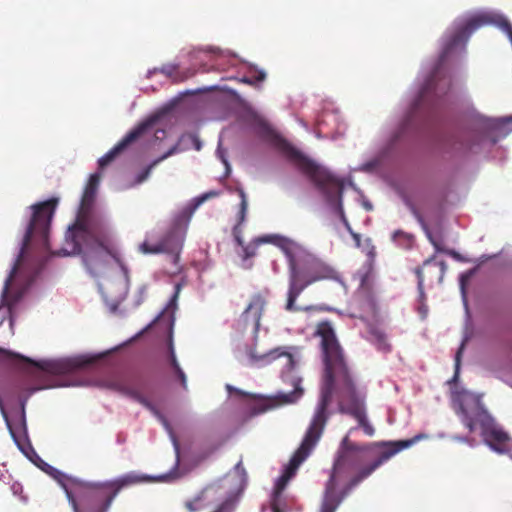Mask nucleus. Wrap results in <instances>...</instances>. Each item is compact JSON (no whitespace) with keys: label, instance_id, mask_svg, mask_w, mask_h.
<instances>
[{"label":"nucleus","instance_id":"412c9836","mask_svg":"<svg viewBox=\"0 0 512 512\" xmlns=\"http://www.w3.org/2000/svg\"><path fill=\"white\" fill-rule=\"evenodd\" d=\"M176 151H177V147L174 146L171 149H169L166 153H164L162 156L155 159L142 172H140L138 174V176L136 177V183L140 184V183L144 182L150 176L151 171L154 167H156L163 160L167 159L169 156L173 155Z\"/></svg>","mask_w":512,"mask_h":512},{"label":"nucleus","instance_id":"c9c22d12","mask_svg":"<svg viewBox=\"0 0 512 512\" xmlns=\"http://www.w3.org/2000/svg\"><path fill=\"white\" fill-rule=\"evenodd\" d=\"M7 425H8V428H9V431H10L12 437L15 438L16 437L15 436V432H14L12 426L10 425V423L8 421H7Z\"/></svg>","mask_w":512,"mask_h":512},{"label":"nucleus","instance_id":"f3484780","mask_svg":"<svg viewBox=\"0 0 512 512\" xmlns=\"http://www.w3.org/2000/svg\"><path fill=\"white\" fill-rule=\"evenodd\" d=\"M250 358L253 363L261 362L263 364H269L281 359L283 361V372H290L295 367V360L293 355L284 347H278L262 355H257L254 352H251Z\"/></svg>","mask_w":512,"mask_h":512},{"label":"nucleus","instance_id":"423d86ee","mask_svg":"<svg viewBox=\"0 0 512 512\" xmlns=\"http://www.w3.org/2000/svg\"><path fill=\"white\" fill-rule=\"evenodd\" d=\"M57 204L58 199L51 198L46 201L33 204L29 207L30 216L27 223L26 232L23 238L21 251L10 271L9 276L5 281L2 291V300L8 306H11L12 304L9 300V291L11 284L19 269L23 255L28 249L30 243L32 241H35L41 248L49 249V231Z\"/></svg>","mask_w":512,"mask_h":512},{"label":"nucleus","instance_id":"a211bd4d","mask_svg":"<svg viewBox=\"0 0 512 512\" xmlns=\"http://www.w3.org/2000/svg\"><path fill=\"white\" fill-rule=\"evenodd\" d=\"M217 489L208 486L200 491L193 499L186 501L184 506L189 512H202L212 505Z\"/></svg>","mask_w":512,"mask_h":512},{"label":"nucleus","instance_id":"aec40b11","mask_svg":"<svg viewBox=\"0 0 512 512\" xmlns=\"http://www.w3.org/2000/svg\"><path fill=\"white\" fill-rule=\"evenodd\" d=\"M168 351H169L170 365L174 369V372L177 375L182 387L184 389H187V378H186L184 371L182 370V368L180 367V365L177 361L175 350H174V345H173V340H172L171 336H170L169 343H168Z\"/></svg>","mask_w":512,"mask_h":512},{"label":"nucleus","instance_id":"a878e982","mask_svg":"<svg viewBox=\"0 0 512 512\" xmlns=\"http://www.w3.org/2000/svg\"><path fill=\"white\" fill-rule=\"evenodd\" d=\"M219 195V192L217 191H209L204 193L203 195L196 197L190 207L191 213H193L201 204H203L206 200L210 198L217 197Z\"/></svg>","mask_w":512,"mask_h":512},{"label":"nucleus","instance_id":"cd10ccee","mask_svg":"<svg viewBox=\"0 0 512 512\" xmlns=\"http://www.w3.org/2000/svg\"><path fill=\"white\" fill-rule=\"evenodd\" d=\"M463 349H464V343L461 344V346L459 347V349L455 355V374L452 379L453 381H456L458 379L459 369H460V361H461V355H462Z\"/></svg>","mask_w":512,"mask_h":512},{"label":"nucleus","instance_id":"393cba45","mask_svg":"<svg viewBox=\"0 0 512 512\" xmlns=\"http://www.w3.org/2000/svg\"><path fill=\"white\" fill-rule=\"evenodd\" d=\"M266 78V73L263 70H256L250 76L242 77L239 81L251 86H255L259 82H263Z\"/></svg>","mask_w":512,"mask_h":512},{"label":"nucleus","instance_id":"c85d7f7f","mask_svg":"<svg viewBox=\"0 0 512 512\" xmlns=\"http://www.w3.org/2000/svg\"><path fill=\"white\" fill-rule=\"evenodd\" d=\"M400 239H403L407 244L412 242V236L410 234L401 230H397L393 233V240L399 241Z\"/></svg>","mask_w":512,"mask_h":512},{"label":"nucleus","instance_id":"4c0bfd02","mask_svg":"<svg viewBox=\"0 0 512 512\" xmlns=\"http://www.w3.org/2000/svg\"><path fill=\"white\" fill-rule=\"evenodd\" d=\"M272 511L273 512H283L277 505L272 506Z\"/></svg>","mask_w":512,"mask_h":512},{"label":"nucleus","instance_id":"0eeeda50","mask_svg":"<svg viewBox=\"0 0 512 512\" xmlns=\"http://www.w3.org/2000/svg\"><path fill=\"white\" fill-rule=\"evenodd\" d=\"M457 414L469 432H474L476 427L479 426L484 442L494 451L498 453L509 451L512 445L511 438L505 431L496 427L493 418L479 399L463 398L460 401Z\"/></svg>","mask_w":512,"mask_h":512},{"label":"nucleus","instance_id":"1a4fd4ad","mask_svg":"<svg viewBox=\"0 0 512 512\" xmlns=\"http://www.w3.org/2000/svg\"><path fill=\"white\" fill-rule=\"evenodd\" d=\"M490 22L491 19L486 14H478L468 18L463 24L459 25L446 40L440 56L441 59H445L457 47L465 46L473 32Z\"/></svg>","mask_w":512,"mask_h":512},{"label":"nucleus","instance_id":"e433bc0d","mask_svg":"<svg viewBox=\"0 0 512 512\" xmlns=\"http://www.w3.org/2000/svg\"><path fill=\"white\" fill-rule=\"evenodd\" d=\"M342 219H343V222H344L345 226L347 227V229L350 230L351 229L350 225H349L348 221L346 220V218H345L343 213H342Z\"/></svg>","mask_w":512,"mask_h":512},{"label":"nucleus","instance_id":"5701e85b","mask_svg":"<svg viewBox=\"0 0 512 512\" xmlns=\"http://www.w3.org/2000/svg\"><path fill=\"white\" fill-rule=\"evenodd\" d=\"M411 210H412L413 215L417 219V221L421 224L422 228L426 232V235H427L428 239L430 240L432 245L435 247L436 251H443L442 248L440 247V244L436 240H434V238H433L431 232L429 231V228H428V226H427L423 216L421 215V213L415 207H412Z\"/></svg>","mask_w":512,"mask_h":512},{"label":"nucleus","instance_id":"a19ab883","mask_svg":"<svg viewBox=\"0 0 512 512\" xmlns=\"http://www.w3.org/2000/svg\"><path fill=\"white\" fill-rule=\"evenodd\" d=\"M173 322H174V319H171V321H170L171 326L173 325Z\"/></svg>","mask_w":512,"mask_h":512},{"label":"nucleus","instance_id":"2eb2a0df","mask_svg":"<svg viewBox=\"0 0 512 512\" xmlns=\"http://www.w3.org/2000/svg\"><path fill=\"white\" fill-rule=\"evenodd\" d=\"M445 261H436L434 257L428 258L423 262V266L415 269V274L418 278V291L421 298L425 297L424 293V275L423 269L427 270L429 274V281L433 283H442L445 272H446Z\"/></svg>","mask_w":512,"mask_h":512},{"label":"nucleus","instance_id":"7ed1b4c3","mask_svg":"<svg viewBox=\"0 0 512 512\" xmlns=\"http://www.w3.org/2000/svg\"><path fill=\"white\" fill-rule=\"evenodd\" d=\"M418 439L419 437L417 436L408 440L380 443L379 445L385 447V450L381 452L379 457L369 465L361 468L348 480L343 488L338 491L339 482L349 470L353 469L361 462L359 453L366 449L365 446L349 442L348 438L345 437L342 441L344 450L335 460L329 479L326 482L320 512H336L342 501L355 487H357L364 479L369 477L384 462L403 449L412 446Z\"/></svg>","mask_w":512,"mask_h":512},{"label":"nucleus","instance_id":"c756f323","mask_svg":"<svg viewBox=\"0 0 512 512\" xmlns=\"http://www.w3.org/2000/svg\"><path fill=\"white\" fill-rule=\"evenodd\" d=\"M232 501L230 499L222 502L213 512H232Z\"/></svg>","mask_w":512,"mask_h":512},{"label":"nucleus","instance_id":"dca6fc26","mask_svg":"<svg viewBox=\"0 0 512 512\" xmlns=\"http://www.w3.org/2000/svg\"><path fill=\"white\" fill-rule=\"evenodd\" d=\"M0 354L3 356H7L9 358H19L23 359L27 362L32 363L42 371L53 375H64L72 371L73 365L69 361L66 360H51V361H40L34 362L28 358H24L19 354L13 353L11 351L0 348Z\"/></svg>","mask_w":512,"mask_h":512},{"label":"nucleus","instance_id":"f257e3e1","mask_svg":"<svg viewBox=\"0 0 512 512\" xmlns=\"http://www.w3.org/2000/svg\"><path fill=\"white\" fill-rule=\"evenodd\" d=\"M319 338V348L323 363L319 401L306 434L291 457L284 473L276 482V491L284 489L299 466L310 455L319 441L329 418L328 407L336 398L338 411L353 417L368 436L375 434V428L366 414V391L357 385L355 376L348 364L335 329L329 321L319 322L314 333Z\"/></svg>","mask_w":512,"mask_h":512},{"label":"nucleus","instance_id":"20e7f679","mask_svg":"<svg viewBox=\"0 0 512 512\" xmlns=\"http://www.w3.org/2000/svg\"><path fill=\"white\" fill-rule=\"evenodd\" d=\"M54 477L65 491L73 512H108L118 493L144 478L134 472L103 483H88L59 471Z\"/></svg>","mask_w":512,"mask_h":512},{"label":"nucleus","instance_id":"2f4dec72","mask_svg":"<svg viewBox=\"0 0 512 512\" xmlns=\"http://www.w3.org/2000/svg\"><path fill=\"white\" fill-rule=\"evenodd\" d=\"M233 235H234V239L236 241V243L243 247L244 246V242H243V239L241 237V229L240 227H238V225H235L234 228H233Z\"/></svg>","mask_w":512,"mask_h":512},{"label":"nucleus","instance_id":"473e14b6","mask_svg":"<svg viewBox=\"0 0 512 512\" xmlns=\"http://www.w3.org/2000/svg\"><path fill=\"white\" fill-rule=\"evenodd\" d=\"M455 439L460 441V442L469 443L470 445H472V442L474 441L473 439H469L467 437H455Z\"/></svg>","mask_w":512,"mask_h":512},{"label":"nucleus","instance_id":"f8f14e48","mask_svg":"<svg viewBox=\"0 0 512 512\" xmlns=\"http://www.w3.org/2000/svg\"><path fill=\"white\" fill-rule=\"evenodd\" d=\"M184 235L180 228L173 227L168 230L162 239L156 244L143 242L140 251L144 254L171 253L178 255L182 249Z\"/></svg>","mask_w":512,"mask_h":512},{"label":"nucleus","instance_id":"72a5a7b5","mask_svg":"<svg viewBox=\"0 0 512 512\" xmlns=\"http://www.w3.org/2000/svg\"><path fill=\"white\" fill-rule=\"evenodd\" d=\"M190 138L195 142V147H196V149H197V150H200L201 145H200V143H199L198 139H197L194 135H190Z\"/></svg>","mask_w":512,"mask_h":512},{"label":"nucleus","instance_id":"ea45409f","mask_svg":"<svg viewBox=\"0 0 512 512\" xmlns=\"http://www.w3.org/2000/svg\"><path fill=\"white\" fill-rule=\"evenodd\" d=\"M21 424L24 426L25 425V417H24V414L21 416Z\"/></svg>","mask_w":512,"mask_h":512},{"label":"nucleus","instance_id":"4468645a","mask_svg":"<svg viewBox=\"0 0 512 512\" xmlns=\"http://www.w3.org/2000/svg\"><path fill=\"white\" fill-rule=\"evenodd\" d=\"M151 122H142L129 131L112 149L98 160L100 169L108 166L120 153L125 151L130 145L138 141L150 128Z\"/></svg>","mask_w":512,"mask_h":512},{"label":"nucleus","instance_id":"9d476101","mask_svg":"<svg viewBox=\"0 0 512 512\" xmlns=\"http://www.w3.org/2000/svg\"><path fill=\"white\" fill-rule=\"evenodd\" d=\"M235 391L249 398L248 410L251 416L265 413L278 405L295 403L303 394V389L299 385H296L293 391L289 393H278L273 398L249 396L240 390L235 389Z\"/></svg>","mask_w":512,"mask_h":512},{"label":"nucleus","instance_id":"6ab92c4d","mask_svg":"<svg viewBox=\"0 0 512 512\" xmlns=\"http://www.w3.org/2000/svg\"><path fill=\"white\" fill-rule=\"evenodd\" d=\"M108 387L112 390H115L121 394L131 397L147 409L154 411L153 405L148 401L144 396H142L138 391L130 388L127 384H125L121 380H111L108 383Z\"/></svg>","mask_w":512,"mask_h":512},{"label":"nucleus","instance_id":"f03ea898","mask_svg":"<svg viewBox=\"0 0 512 512\" xmlns=\"http://www.w3.org/2000/svg\"><path fill=\"white\" fill-rule=\"evenodd\" d=\"M100 179L99 173L91 174L85 186L76 221L66 235L72 250L55 253L58 256L83 254V263L92 275H97L105 265L106 256H111L124 269L105 219L92 208Z\"/></svg>","mask_w":512,"mask_h":512},{"label":"nucleus","instance_id":"f704fd0d","mask_svg":"<svg viewBox=\"0 0 512 512\" xmlns=\"http://www.w3.org/2000/svg\"><path fill=\"white\" fill-rule=\"evenodd\" d=\"M161 318V315H158L153 321L152 323H150L147 327V329L151 328L155 323H157Z\"/></svg>","mask_w":512,"mask_h":512},{"label":"nucleus","instance_id":"39448f33","mask_svg":"<svg viewBox=\"0 0 512 512\" xmlns=\"http://www.w3.org/2000/svg\"><path fill=\"white\" fill-rule=\"evenodd\" d=\"M285 255L289 268V287L285 309L289 312L309 310V308L297 306L296 300L311 284L322 280H340L337 270L311 254L285 249Z\"/></svg>","mask_w":512,"mask_h":512},{"label":"nucleus","instance_id":"bb28decb","mask_svg":"<svg viewBox=\"0 0 512 512\" xmlns=\"http://www.w3.org/2000/svg\"><path fill=\"white\" fill-rule=\"evenodd\" d=\"M430 86H431V83H427L420 91V94H419V97L417 99V101L415 102V106H414V109L417 110L421 104L423 103V101L425 100L427 94L429 93V90H430Z\"/></svg>","mask_w":512,"mask_h":512},{"label":"nucleus","instance_id":"58836bf2","mask_svg":"<svg viewBox=\"0 0 512 512\" xmlns=\"http://www.w3.org/2000/svg\"><path fill=\"white\" fill-rule=\"evenodd\" d=\"M449 254L452 255L454 258H459V254L455 251H451Z\"/></svg>","mask_w":512,"mask_h":512},{"label":"nucleus","instance_id":"7c9ffc66","mask_svg":"<svg viewBox=\"0 0 512 512\" xmlns=\"http://www.w3.org/2000/svg\"><path fill=\"white\" fill-rule=\"evenodd\" d=\"M11 490H12L13 494L16 495V496H19V498L21 500H26V497L22 495L23 488H22V486L19 483H13L11 485Z\"/></svg>","mask_w":512,"mask_h":512},{"label":"nucleus","instance_id":"9b49d317","mask_svg":"<svg viewBox=\"0 0 512 512\" xmlns=\"http://www.w3.org/2000/svg\"><path fill=\"white\" fill-rule=\"evenodd\" d=\"M483 140V135L479 133L468 131L457 132L447 139L445 149L447 152L459 156L476 154L480 152Z\"/></svg>","mask_w":512,"mask_h":512},{"label":"nucleus","instance_id":"79ce46f5","mask_svg":"<svg viewBox=\"0 0 512 512\" xmlns=\"http://www.w3.org/2000/svg\"><path fill=\"white\" fill-rule=\"evenodd\" d=\"M509 121H512V117L509 119Z\"/></svg>","mask_w":512,"mask_h":512},{"label":"nucleus","instance_id":"ddd939ff","mask_svg":"<svg viewBox=\"0 0 512 512\" xmlns=\"http://www.w3.org/2000/svg\"><path fill=\"white\" fill-rule=\"evenodd\" d=\"M266 304L267 301L261 294H254L250 298L247 307L237 320L238 328L241 330L251 328L252 332L254 334H257L260 329V321L265 310Z\"/></svg>","mask_w":512,"mask_h":512},{"label":"nucleus","instance_id":"b1692460","mask_svg":"<svg viewBox=\"0 0 512 512\" xmlns=\"http://www.w3.org/2000/svg\"><path fill=\"white\" fill-rule=\"evenodd\" d=\"M238 193L241 198V202H240V207H239V211L237 214V224L236 225H238V227H240L246 219L248 202L246 199V194L243 189H238Z\"/></svg>","mask_w":512,"mask_h":512},{"label":"nucleus","instance_id":"6e6552de","mask_svg":"<svg viewBox=\"0 0 512 512\" xmlns=\"http://www.w3.org/2000/svg\"><path fill=\"white\" fill-rule=\"evenodd\" d=\"M277 146L328 199L341 195L342 183L330 171L308 158L285 139H279Z\"/></svg>","mask_w":512,"mask_h":512},{"label":"nucleus","instance_id":"4be33fe9","mask_svg":"<svg viewBox=\"0 0 512 512\" xmlns=\"http://www.w3.org/2000/svg\"><path fill=\"white\" fill-rule=\"evenodd\" d=\"M269 238L270 237L257 238L254 241H252L251 243L244 245L242 247L243 259L246 260V259L254 257L256 255L257 248H258L259 244L269 242L270 241Z\"/></svg>","mask_w":512,"mask_h":512}]
</instances>
